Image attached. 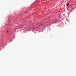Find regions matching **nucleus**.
<instances>
[{
	"label": "nucleus",
	"mask_w": 76,
	"mask_h": 76,
	"mask_svg": "<svg viewBox=\"0 0 76 76\" xmlns=\"http://www.w3.org/2000/svg\"><path fill=\"white\" fill-rule=\"evenodd\" d=\"M69 4H67L66 5V6H69Z\"/></svg>",
	"instance_id": "nucleus-1"
},
{
	"label": "nucleus",
	"mask_w": 76,
	"mask_h": 76,
	"mask_svg": "<svg viewBox=\"0 0 76 76\" xmlns=\"http://www.w3.org/2000/svg\"><path fill=\"white\" fill-rule=\"evenodd\" d=\"M43 30H44V29H45V28H43Z\"/></svg>",
	"instance_id": "nucleus-2"
},
{
	"label": "nucleus",
	"mask_w": 76,
	"mask_h": 76,
	"mask_svg": "<svg viewBox=\"0 0 76 76\" xmlns=\"http://www.w3.org/2000/svg\"><path fill=\"white\" fill-rule=\"evenodd\" d=\"M7 32H8V31H7Z\"/></svg>",
	"instance_id": "nucleus-3"
},
{
	"label": "nucleus",
	"mask_w": 76,
	"mask_h": 76,
	"mask_svg": "<svg viewBox=\"0 0 76 76\" xmlns=\"http://www.w3.org/2000/svg\"><path fill=\"white\" fill-rule=\"evenodd\" d=\"M41 25H42V24H41Z\"/></svg>",
	"instance_id": "nucleus-4"
}]
</instances>
